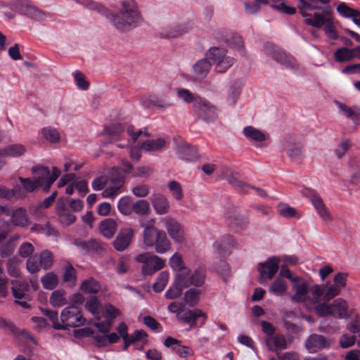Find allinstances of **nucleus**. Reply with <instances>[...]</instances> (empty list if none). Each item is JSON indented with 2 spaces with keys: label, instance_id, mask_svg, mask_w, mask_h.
<instances>
[{
  "label": "nucleus",
  "instance_id": "obj_1",
  "mask_svg": "<svg viewBox=\"0 0 360 360\" xmlns=\"http://www.w3.org/2000/svg\"><path fill=\"white\" fill-rule=\"evenodd\" d=\"M82 4L88 9L96 10L105 15L109 21L119 30L129 31L141 25L143 18L134 0H123L121 8L117 14L111 13L106 8L99 4L86 0Z\"/></svg>",
  "mask_w": 360,
  "mask_h": 360
},
{
  "label": "nucleus",
  "instance_id": "obj_2",
  "mask_svg": "<svg viewBox=\"0 0 360 360\" xmlns=\"http://www.w3.org/2000/svg\"><path fill=\"white\" fill-rule=\"evenodd\" d=\"M300 13L304 22L316 28L323 27L326 35L331 39H337L338 32L333 23V16L330 7L323 8L313 6L304 0H300Z\"/></svg>",
  "mask_w": 360,
  "mask_h": 360
},
{
  "label": "nucleus",
  "instance_id": "obj_3",
  "mask_svg": "<svg viewBox=\"0 0 360 360\" xmlns=\"http://www.w3.org/2000/svg\"><path fill=\"white\" fill-rule=\"evenodd\" d=\"M292 294L290 300L295 302L303 303L308 310H314L320 297L323 295V285H315L311 287L309 282L302 277L294 278L291 283Z\"/></svg>",
  "mask_w": 360,
  "mask_h": 360
},
{
  "label": "nucleus",
  "instance_id": "obj_4",
  "mask_svg": "<svg viewBox=\"0 0 360 360\" xmlns=\"http://www.w3.org/2000/svg\"><path fill=\"white\" fill-rule=\"evenodd\" d=\"M143 229V243L148 248H153L158 254L163 255L172 248V244L166 233L153 225L145 226Z\"/></svg>",
  "mask_w": 360,
  "mask_h": 360
},
{
  "label": "nucleus",
  "instance_id": "obj_5",
  "mask_svg": "<svg viewBox=\"0 0 360 360\" xmlns=\"http://www.w3.org/2000/svg\"><path fill=\"white\" fill-rule=\"evenodd\" d=\"M314 311L320 316H332L335 319H347L353 313L347 302L342 299H335L331 304L321 303L314 306Z\"/></svg>",
  "mask_w": 360,
  "mask_h": 360
},
{
  "label": "nucleus",
  "instance_id": "obj_6",
  "mask_svg": "<svg viewBox=\"0 0 360 360\" xmlns=\"http://www.w3.org/2000/svg\"><path fill=\"white\" fill-rule=\"evenodd\" d=\"M136 261L143 264L141 272L145 276H152L165 266V261L161 257L149 253L139 254Z\"/></svg>",
  "mask_w": 360,
  "mask_h": 360
},
{
  "label": "nucleus",
  "instance_id": "obj_7",
  "mask_svg": "<svg viewBox=\"0 0 360 360\" xmlns=\"http://www.w3.org/2000/svg\"><path fill=\"white\" fill-rule=\"evenodd\" d=\"M206 56L215 64L219 72H225L235 62L233 58L226 56V51L222 48L212 47L206 53Z\"/></svg>",
  "mask_w": 360,
  "mask_h": 360
},
{
  "label": "nucleus",
  "instance_id": "obj_8",
  "mask_svg": "<svg viewBox=\"0 0 360 360\" xmlns=\"http://www.w3.org/2000/svg\"><path fill=\"white\" fill-rule=\"evenodd\" d=\"M63 329L68 327L77 328L83 326L85 323V318L82 314L79 307L70 305L64 308L60 316Z\"/></svg>",
  "mask_w": 360,
  "mask_h": 360
},
{
  "label": "nucleus",
  "instance_id": "obj_9",
  "mask_svg": "<svg viewBox=\"0 0 360 360\" xmlns=\"http://www.w3.org/2000/svg\"><path fill=\"white\" fill-rule=\"evenodd\" d=\"M177 274L180 277V281L183 282L186 288L191 285L200 287L205 281L206 269L202 266H199L194 270L187 268L185 271L177 273Z\"/></svg>",
  "mask_w": 360,
  "mask_h": 360
},
{
  "label": "nucleus",
  "instance_id": "obj_10",
  "mask_svg": "<svg viewBox=\"0 0 360 360\" xmlns=\"http://www.w3.org/2000/svg\"><path fill=\"white\" fill-rule=\"evenodd\" d=\"M53 255L48 250H44L40 254L31 256L27 261V269L34 274L38 272L41 268L47 269L53 264Z\"/></svg>",
  "mask_w": 360,
  "mask_h": 360
},
{
  "label": "nucleus",
  "instance_id": "obj_11",
  "mask_svg": "<svg viewBox=\"0 0 360 360\" xmlns=\"http://www.w3.org/2000/svg\"><path fill=\"white\" fill-rule=\"evenodd\" d=\"M280 262L279 257H272L257 265L259 281L261 283H264L274 277L279 269Z\"/></svg>",
  "mask_w": 360,
  "mask_h": 360
},
{
  "label": "nucleus",
  "instance_id": "obj_12",
  "mask_svg": "<svg viewBox=\"0 0 360 360\" xmlns=\"http://www.w3.org/2000/svg\"><path fill=\"white\" fill-rule=\"evenodd\" d=\"M267 56L283 67L292 70L299 68L297 61L291 56L286 54L278 48L273 47L266 50Z\"/></svg>",
  "mask_w": 360,
  "mask_h": 360
},
{
  "label": "nucleus",
  "instance_id": "obj_13",
  "mask_svg": "<svg viewBox=\"0 0 360 360\" xmlns=\"http://www.w3.org/2000/svg\"><path fill=\"white\" fill-rule=\"evenodd\" d=\"M163 221L169 238L175 243L180 244L184 243L185 240V231L184 226L172 218H165Z\"/></svg>",
  "mask_w": 360,
  "mask_h": 360
},
{
  "label": "nucleus",
  "instance_id": "obj_14",
  "mask_svg": "<svg viewBox=\"0 0 360 360\" xmlns=\"http://www.w3.org/2000/svg\"><path fill=\"white\" fill-rule=\"evenodd\" d=\"M177 319L188 323L191 328H195L197 326L198 320L200 322V325L203 326L207 319V315L202 309L195 308L183 311L181 315L178 316Z\"/></svg>",
  "mask_w": 360,
  "mask_h": 360
},
{
  "label": "nucleus",
  "instance_id": "obj_15",
  "mask_svg": "<svg viewBox=\"0 0 360 360\" xmlns=\"http://www.w3.org/2000/svg\"><path fill=\"white\" fill-rule=\"evenodd\" d=\"M236 246L234 238L230 235H224L212 243L214 252L220 257H228Z\"/></svg>",
  "mask_w": 360,
  "mask_h": 360
},
{
  "label": "nucleus",
  "instance_id": "obj_16",
  "mask_svg": "<svg viewBox=\"0 0 360 360\" xmlns=\"http://www.w3.org/2000/svg\"><path fill=\"white\" fill-rule=\"evenodd\" d=\"M17 7L22 15H26L30 18L36 20H43L46 18V14L43 11L27 0H18Z\"/></svg>",
  "mask_w": 360,
  "mask_h": 360
},
{
  "label": "nucleus",
  "instance_id": "obj_17",
  "mask_svg": "<svg viewBox=\"0 0 360 360\" xmlns=\"http://www.w3.org/2000/svg\"><path fill=\"white\" fill-rule=\"evenodd\" d=\"M164 345L170 348L180 358L186 359L194 355V351L191 347L181 345V341L172 337H167Z\"/></svg>",
  "mask_w": 360,
  "mask_h": 360
},
{
  "label": "nucleus",
  "instance_id": "obj_18",
  "mask_svg": "<svg viewBox=\"0 0 360 360\" xmlns=\"http://www.w3.org/2000/svg\"><path fill=\"white\" fill-rule=\"evenodd\" d=\"M198 116L207 122H214L217 118V112L214 105L206 101H200L195 104Z\"/></svg>",
  "mask_w": 360,
  "mask_h": 360
},
{
  "label": "nucleus",
  "instance_id": "obj_19",
  "mask_svg": "<svg viewBox=\"0 0 360 360\" xmlns=\"http://www.w3.org/2000/svg\"><path fill=\"white\" fill-rule=\"evenodd\" d=\"M110 181L112 185H108L102 192V196L105 198H113L123 192L124 176H114L110 174Z\"/></svg>",
  "mask_w": 360,
  "mask_h": 360
},
{
  "label": "nucleus",
  "instance_id": "obj_20",
  "mask_svg": "<svg viewBox=\"0 0 360 360\" xmlns=\"http://www.w3.org/2000/svg\"><path fill=\"white\" fill-rule=\"evenodd\" d=\"M6 213L12 219V223L16 226H25L29 224L26 210L23 208H18L11 210L7 206L0 205V214Z\"/></svg>",
  "mask_w": 360,
  "mask_h": 360
},
{
  "label": "nucleus",
  "instance_id": "obj_21",
  "mask_svg": "<svg viewBox=\"0 0 360 360\" xmlns=\"http://www.w3.org/2000/svg\"><path fill=\"white\" fill-rule=\"evenodd\" d=\"M306 192L304 194L310 198L311 203L316 210L319 217L325 222L330 221L331 220L330 214L321 197L314 191L307 190Z\"/></svg>",
  "mask_w": 360,
  "mask_h": 360
},
{
  "label": "nucleus",
  "instance_id": "obj_22",
  "mask_svg": "<svg viewBox=\"0 0 360 360\" xmlns=\"http://www.w3.org/2000/svg\"><path fill=\"white\" fill-rule=\"evenodd\" d=\"M243 82L241 79H235L232 81L226 87L224 96L226 101L229 105H234L241 93Z\"/></svg>",
  "mask_w": 360,
  "mask_h": 360
},
{
  "label": "nucleus",
  "instance_id": "obj_23",
  "mask_svg": "<svg viewBox=\"0 0 360 360\" xmlns=\"http://www.w3.org/2000/svg\"><path fill=\"white\" fill-rule=\"evenodd\" d=\"M33 174H41L45 183L44 191H47L53 183L60 174V170L57 167H53L51 173L49 169L45 167H37L32 168Z\"/></svg>",
  "mask_w": 360,
  "mask_h": 360
},
{
  "label": "nucleus",
  "instance_id": "obj_24",
  "mask_svg": "<svg viewBox=\"0 0 360 360\" xmlns=\"http://www.w3.org/2000/svg\"><path fill=\"white\" fill-rule=\"evenodd\" d=\"M140 102L141 105L145 108L155 107L162 110H165L172 105L170 102L165 99L152 94L141 97Z\"/></svg>",
  "mask_w": 360,
  "mask_h": 360
},
{
  "label": "nucleus",
  "instance_id": "obj_25",
  "mask_svg": "<svg viewBox=\"0 0 360 360\" xmlns=\"http://www.w3.org/2000/svg\"><path fill=\"white\" fill-rule=\"evenodd\" d=\"M330 345L331 342L329 340L317 334L311 335L305 342V347L310 353L328 347Z\"/></svg>",
  "mask_w": 360,
  "mask_h": 360
},
{
  "label": "nucleus",
  "instance_id": "obj_26",
  "mask_svg": "<svg viewBox=\"0 0 360 360\" xmlns=\"http://www.w3.org/2000/svg\"><path fill=\"white\" fill-rule=\"evenodd\" d=\"M354 58L360 59V46L353 49L342 47L338 49L334 53V59L338 63H345Z\"/></svg>",
  "mask_w": 360,
  "mask_h": 360
},
{
  "label": "nucleus",
  "instance_id": "obj_27",
  "mask_svg": "<svg viewBox=\"0 0 360 360\" xmlns=\"http://www.w3.org/2000/svg\"><path fill=\"white\" fill-rule=\"evenodd\" d=\"M210 59L205 55V58L198 60L192 68V76L195 80H201L207 77L211 70Z\"/></svg>",
  "mask_w": 360,
  "mask_h": 360
},
{
  "label": "nucleus",
  "instance_id": "obj_28",
  "mask_svg": "<svg viewBox=\"0 0 360 360\" xmlns=\"http://www.w3.org/2000/svg\"><path fill=\"white\" fill-rule=\"evenodd\" d=\"M56 212L60 222L64 225L69 226L76 220V217L69 211L64 200L62 198H59L56 202Z\"/></svg>",
  "mask_w": 360,
  "mask_h": 360
},
{
  "label": "nucleus",
  "instance_id": "obj_29",
  "mask_svg": "<svg viewBox=\"0 0 360 360\" xmlns=\"http://www.w3.org/2000/svg\"><path fill=\"white\" fill-rule=\"evenodd\" d=\"M134 236V230L131 228L122 229L113 242L115 248L117 251H123L128 248Z\"/></svg>",
  "mask_w": 360,
  "mask_h": 360
},
{
  "label": "nucleus",
  "instance_id": "obj_30",
  "mask_svg": "<svg viewBox=\"0 0 360 360\" xmlns=\"http://www.w3.org/2000/svg\"><path fill=\"white\" fill-rule=\"evenodd\" d=\"M151 204L158 214H167L169 209L167 198L160 193H153L150 197Z\"/></svg>",
  "mask_w": 360,
  "mask_h": 360
},
{
  "label": "nucleus",
  "instance_id": "obj_31",
  "mask_svg": "<svg viewBox=\"0 0 360 360\" xmlns=\"http://www.w3.org/2000/svg\"><path fill=\"white\" fill-rule=\"evenodd\" d=\"M33 179L31 178H19L24 189L27 192H32L37 188H42L44 191L45 183L41 174H34Z\"/></svg>",
  "mask_w": 360,
  "mask_h": 360
},
{
  "label": "nucleus",
  "instance_id": "obj_32",
  "mask_svg": "<svg viewBox=\"0 0 360 360\" xmlns=\"http://www.w3.org/2000/svg\"><path fill=\"white\" fill-rule=\"evenodd\" d=\"M266 344L269 350L276 352L279 355V352L287 347V341L284 335L276 334L266 338Z\"/></svg>",
  "mask_w": 360,
  "mask_h": 360
},
{
  "label": "nucleus",
  "instance_id": "obj_33",
  "mask_svg": "<svg viewBox=\"0 0 360 360\" xmlns=\"http://www.w3.org/2000/svg\"><path fill=\"white\" fill-rule=\"evenodd\" d=\"M243 133L245 137L250 142L259 143L266 140L268 138L266 133L252 126L244 127Z\"/></svg>",
  "mask_w": 360,
  "mask_h": 360
},
{
  "label": "nucleus",
  "instance_id": "obj_34",
  "mask_svg": "<svg viewBox=\"0 0 360 360\" xmlns=\"http://www.w3.org/2000/svg\"><path fill=\"white\" fill-rule=\"evenodd\" d=\"M176 150L180 158L185 161H193L198 157L197 148L186 143L177 146Z\"/></svg>",
  "mask_w": 360,
  "mask_h": 360
},
{
  "label": "nucleus",
  "instance_id": "obj_35",
  "mask_svg": "<svg viewBox=\"0 0 360 360\" xmlns=\"http://www.w3.org/2000/svg\"><path fill=\"white\" fill-rule=\"evenodd\" d=\"M12 292L16 300L26 298L28 292V284L22 278L12 280Z\"/></svg>",
  "mask_w": 360,
  "mask_h": 360
},
{
  "label": "nucleus",
  "instance_id": "obj_36",
  "mask_svg": "<svg viewBox=\"0 0 360 360\" xmlns=\"http://www.w3.org/2000/svg\"><path fill=\"white\" fill-rule=\"evenodd\" d=\"M27 151L26 147L21 143H15L7 146L3 149H0V158L6 157H20Z\"/></svg>",
  "mask_w": 360,
  "mask_h": 360
},
{
  "label": "nucleus",
  "instance_id": "obj_37",
  "mask_svg": "<svg viewBox=\"0 0 360 360\" xmlns=\"http://www.w3.org/2000/svg\"><path fill=\"white\" fill-rule=\"evenodd\" d=\"M179 278V275L176 274L172 285L165 292V297L167 299L174 300L179 297L182 294L183 290L186 288L184 283L181 282Z\"/></svg>",
  "mask_w": 360,
  "mask_h": 360
},
{
  "label": "nucleus",
  "instance_id": "obj_38",
  "mask_svg": "<svg viewBox=\"0 0 360 360\" xmlns=\"http://www.w3.org/2000/svg\"><path fill=\"white\" fill-rule=\"evenodd\" d=\"M86 309L96 319H101L103 317V307L100 301L95 297L90 298L85 304Z\"/></svg>",
  "mask_w": 360,
  "mask_h": 360
},
{
  "label": "nucleus",
  "instance_id": "obj_39",
  "mask_svg": "<svg viewBox=\"0 0 360 360\" xmlns=\"http://www.w3.org/2000/svg\"><path fill=\"white\" fill-rule=\"evenodd\" d=\"M165 145L166 141L164 139L158 138L143 141L141 148L148 153L158 152L163 149Z\"/></svg>",
  "mask_w": 360,
  "mask_h": 360
},
{
  "label": "nucleus",
  "instance_id": "obj_40",
  "mask_svg": "<svg viewBox=\"0 0 360 360\" xmlns=\"http://www.w3.org/2000/svg\"><path fill=\"white\" fill-rule=\"evenodd\" d=\"M169 264L173 271L181 273L187 269L183 256L179 252H174L169 259Z\"/></svg>",
  "mask_w": 360,
  "mask_h": 360
},
{
  "label": "nucleus",
  "instance_id": "obj_41",
  "mask_svg": "<svg viewBox=\"0 0 360 360\" xmlns=\"http://www.w3.org/2000/svg\"><path fill=\"white\" fill-rule=\"evenodd\" d=\"M100 231L107 238H111L117 229V224L112 219H105L100 224Z\"/></svg>",
  "mask_w": 360,
  "mask_h": 360
},
{
  "label": "nucleus",
  "instance_id": "obj_42",
  "mask_svg": "<svg viewBox=\"0 0 360 360\" xmlns=\"http://www.w3.org/2000/svg\"><path fill=\"white\" fill-rule=\"evenodd\" d=\"M288 290L287 282L281 277H277L269 287V291L276 296L283 295Z\"/></svg>",
  "mask_w": 360,
  "mask_h": 360
},
{
  "label": "nucleus",
  "instance_id": "obj_43",
  "mask_svg": "<svg viewBox=\"0 0 360 360\" xmlns=\"http://www.w3.org/2000/svg\"><path fill=\"white\" fill-rule=\"evenodd\" d=\"M336 104L347 118L352 120L355 124L360 123V110L359 108H349L340 102H337Z\"/></svg>",
  "mask_w": 360,
  "mask_h": 360
},
{
  "label": "nucleus",
  "instance_id": "obj_44",
  "mask_svg": "<svg viewBox=\"0 0 360 360\" xmlns=\"http://www.w3.org/2000/svg\"><path fill=\"white\" fill-rule=\"evenodd\" d=\"M49 302L53 307H60L65 305L68 302L65 291L56 290L52 292Z\"/></svg>",
  "mask_w": 360,
  "mask_h": 360
},
{
  "label": "nucleus",
  "instance_id": "obj_45",
  "mask_svg": "<svg viewBox=\"0 0 360 360\" xmlns=\"http://www.w3.org/2000/svg\"><path fill=\"white\" fill-rule=\"evenodd\" d=\"M228 40L229 46L234 49L238 55L241 56L245 55L244 42L241 36L238 34H232Z\"/></svg>",
  "mask_w": 360,
  "mask_h": 360
},
{
  "label": "nucleus",
  "instance_id": "obj_46",
  "mask_svg": "<svg viewBox=\"0 0 360 360\" xmlns=\"http://www.w3.org/2000/svg\"><path fill=\"white\" fill-rule=\"evenodd\" d=\"M117 209L122 214L125 216L130 215L133 210L131 198L129 195L120 198L117 202Z\"/></svg>",
  "mask_w": 360,
  "mask_h": 360
},
{
  "label": "nucleus",
  "instance_id": "obj_47",
  "mask_svg": "<svg viewBox=\"0 0 360 360\" xmlns=\"http://www.w3.org/2000/svg\"><path fill=\"white\" fill-rule=\"evenodd\" d=\"M80 289L87 294H96L101 290V285L94 278H89L82 283Z\"/></svg>",
  "mask_w": 360,
  "mask_h": 360
},
{
  "label": "nucleus",
  "instance_id": "obj_48",
  "mask_svg": "<svg viewBox=\"0 0 360 360\" xmlns=\"http://www.w3.org/2000/svg\"><path fill=\"white\" fill-rule=\"evenodd\" d=\"M187 32L186 27L175 26L172 27H168L162 30L159 35L162 38L169 39L179 37Z\"/></svg>",
  "mask_w": 360,
  "mask_h": 360
},
{
  "label": "nucleus",
  "instance_id": "obj_49",
  "mask_svg": "<svg viewBox=\"0 0 360 360\" xmlns=\"http://www.w3.org/2000/svg\"><path fill=\"white\" fill-rule=\"evenodd\" d=\"M44 289L53 290L58 284V276L53 271L48 272L41 278Z\"/></svg>",
  "mask_w": 360,
  "mask_h": 360
},
{
  "label": "nucleus",
  "instance_id": "obj_50",
  "mask_svg": "<svg viewBox=\"0 0 360 360\" xmlns=\"http://www.w3.org/2000/svg\"><path fill=\"white\" fill-rule=\"evenodd\" d=\"M338 13L346 18H352V21L356 17H360V12L357 10L349 7L345 3L341 2L337 6Z\"/></svg>",
  "mask_w": 360,
  "mask_h": 360
},
{
  "label": "nucleus",
  "instance_id": "obj_51",
  "mask_svg": "<svg viewBox=\"0 0 360 360\" xmlns=\"http://www.w3.org/2000/svg\"><path fill=\"white\" fill-rule=\"evenodd\" d=\"M170 274L168 271H161L157 278L155 283L153 284V288L157 292H162L168 283Z\"/></svg>",
  "mask_w": 360,
  "mask_h": 360
},
{
  "label": "nucleus",
  "instance_id": "obj_52",
  "mask_svg": "<svg viewBox=\"0 0 360 360\" xmlns=\"http://www.w3.org/2000/svg\"><path fill=\"white\" fill-rule=\"evenodd\" d=\"M64 273L63 274V281L70 285H74L76 283L77 272L75 268L70 264L66 263L64 265Z\"/></svg>",
  "mask_w": 360,
  "mask_h": 360
},
{
  "label": "nucleus",
  "instance_id": "obj_53",
  "mask_svg": "<svg viewBox=\"0 0 360 360\" xmlns=\"http://www.w3.org/2000/svg\"><path fill=\"white\" fill-rule=\"evenodd\" d=\"M201 290L195 288H190L184 294L185 302L190 306L196 304L200 299Z\"/></svg>",
  "mask_w": 360,
  "mask_h": 360
},
{
  "label": "nucleus",
  "instance_id": "obj_54",
  "mask_svg": "<svg viewBox=\"0 0 360 360\" xmlns=\"http://www.w3.org/2000/svg\"><path fill=\"white\" fill-rule=\"evenodd\" d=\"M42 137L51 143H56L60 140V136L58 131L53 127H46L41 130Z\"/></svg>",
  "mask_w": 360,
  "mask_h": 360
},
{
  "label": "nucleus",
  "instance_id": "obj_55",
  "mask_svg": "<svg viewBox=\"0 0 360 360\" xmlns=\"http://www.w3.org/2000/svg\"><path fill=\"white\" fill-rule=\"evenodd\" d=\"M271 8L281 13L292 15L295 13L296 9L291 6L285 0H279L278 2H274Z\"/></svg>",
  "mask_w": 360,
  "mask_h": 360
},
{
  "label": "nucleus",
  "instance_id": "obj_56",
  "mask_svg": "<svg viewBox=\"0 0 360 360\" xmlns=\"http://www.w3.org/2000/svg\"><path fill=\"white\" fill-rule=\"evenodd\" d=\"M138 215H147L150 212V204L146 200H139L133 204V210Z\"/></svg>",
  "mask_w": 360,
  "mask_h": 360
},
{
  "label": "nucleus",
  "instance_id": "obj_57",
  "mask_svg": "<svg viewBox=\"0 0 360 360\" xmlns=\"http://www.w3.org/2000/svg\"><path fill=\"white\" fill-rule=\"evenodd\" d=\"M168 188L172 197L177 201H180L184 198L183 189L181 184L176 181H172L168 184Z\"/></svg>",
  "mask_w": 360,
  "mask_h": 360
},
{
  "label": "nucleus",
  "instance_id": "obj_58",
  "mask_svg": "<svg viewBox=\"0 0 360 360\" xmlns=\"http://www.w3.org/2000/svg\"><path fill=\"white\" fill-rule=\"evenodd\" d=\"M278 212L279 214L285 218L296 217L299 218L300 214L296 209L288 205L281 204L278 206Z\"/></svg>",
  "mask_w": 360,
  "mask_h": 360
},
{
  "label": "nucleus",
  "instance_id": "obj_59",
  "mask_svg": "<svg viewBox=\"0 0 360 360\" xmlns=\"http://www.w3.org/2000/svg\"><path fill=\"white\" fill-rule=\"evenodd\" d=\"M350 147V141L347 139H343L334 149V153L338 159H342Z\"/></svg>",
  "mask_w": 360,
  "mask_h": 360
},
{
  "label": "nucleus",
  "instance_id": "obj_60",
  "mask_svg": "<svg viewBox=\"0 0 360 360\" xmlns=\"http://www.w3.org/2000/svg\"><path fill=\"white\" fill-rule=\"evenodd\" d=\"M103 309V317H105L110 321L111 320L120 316L121 314L120 310L110 304H105Z\"/></svg>",
  "mask_w": 360,
  "mask_h": 360
},
{
  "label": "nucleus",
  "instance_id": "obj_61",
  "mask_svg": "<svg viewBox=\"0 0 360 360\" xmlns=\"http://www.w3.org/2000/svg\"><path fill=\"white\" fill-rule=\"evenodd\" d=\"M116 331L119 334L120 338H122L124 341V349H126L129 347V341L127 340L129 334H128V327L124 322H121L116 327Z\"/></svg>",
  "mask_w": 360,
  "mask_h": 360
},
{
  "label": "nucleus",
  "instance_id": "obj_62",
  "mask_svg": "<svg viewBox=\"0 0 360 360\" xmlns=\"http://www.w3.org/2000/svg\"><path fill=\"white\" fill-rule=\"evenodd\" d=\"M288 156L294 161H298L304 158L302 148L300 146L294 145L287 151Z\"/></svg>",
  "mask_w": 360,
  "mask_h": 360
},
{
  "label": "nucleus",
  "instance_id": "obj_63",
  "mask_svg": "<svg viewBox=\"0 0 360 360\" xmlns=\"http://www.w3.org/2000/svg\"><path fill=\"white\" fill-rule=\"evenodd\" d=\"M176 96L179 100L186 103H190L194 101V95L189 90L186 89H177Z\"/></svg>",
  "mask_w": 360,
  "mask_h": 360
},
{
  "label": "nucleus",
  "instance_id": "obj_64",
  "mask_svg": "<svg viewBox=\"0 0 360 360\" xmlns=\"http://www.w3.org/2000/svg\"><path fill=\"white\" fill-rule=\"evenodd\" d=\"M110 176H101L96 178L91 183L92 188L95 191H101L108 185Z\"/></svg>",
  "mask_w": 360,
  "mask_h": 360
}]
</instances>
